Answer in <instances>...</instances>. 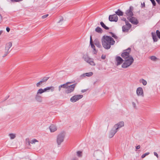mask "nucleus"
Here are the masks:
<instances>
[{
  "instance_id": "1",
  "label": "nucleus",
  "mask_w": 160,
  "mask_h": 160,
  "mask_svg": "<svg viewBox=\"0 0 160 160\" xmlns=\"http://www.w3.org/2000/svg\"><path fill=\"white\" fill-rule=\"evenodd\" d=\"M102 45L106 49H108L111 46L113 45L115 43L114 39L110 36H104L102 38Z\"/></svg>"
},
{
  "instance_id": "2",
  "label": "nucleus",
  "mask_w": 160,
  "mask_h": 160,
  "mask_svg": "<svg viewBox=\"0 0 160 160\" xmlns=\"http://www.w3.org/2000/svg\"><path fill=\"white\" fill-rule=\"evenodd\" d=\"M134 59L131 56L125 59L124 62L122 64V67L123 68H126L130 66L133 62Z\"/></svg>"
},
{
  "instance_id": "3",
  "label": "nucleus",
  "mask_w": 160,
  "mask_h": 160,
  "mask_svg": "<svg viewBox=\"0 0 160 160\" xmlns=\"http://www.w3.org/2000/svg\"><path fill=\"white\" fill-rule=\"evenodd\" d=\"M65 135V132H62L57 135L56 142L58 146L63 142Z\"/></svg>"
},
{
  "instance_id": "4",
  "label": "nucleus",
  "mask_w": 160,
  "mask_h": 160,
  "mask_svg": "<svg viewBox=\"0 0 160 160\" xmlns=\"http://www.w3.org/2000/svg\"><path fill=\"white\" fill-rule=\"evenodd\" d=\"M131 52V48H128L127 49L123 51V52L121 55L122 57L124 59L127 58L131 56L130 55V53Z\"/></svg>"
},
{
  "instance_id": "5",
  "label": "nucleus",
  "mask_w": 160,
  "mask_h": 160,
  "mask_svg": "<svg viewBox=\"0 0 160 160\" xmlns=\"http://www.w3.org/2000/svg\"><path fill=\"white\" fill-rule=\"evenodd\" d=\"M151 35L154 42H157L158 38L160 39V32L159 31H156V33L152 32Z\"/></svg>"
},
{
  "instance_id": "6",
  "label": "nucleus",
  "mask_w": 160,
  "mask_h": 160,
  "mask_svg": "<svg viewBox=\"0 0 160 160\" xmlns=\"http://www.w3.org/2000/svg\"><path fill=\"white\" fill-rule=\"evenodd\" d=\"M83 58L87 63L92 66L95 65V64L93 61V59L90 58L87 55H84L83 56Z\"/></svg>"
},
{
  "instance_id": "7",
  "label": "nucleus",
  "mask_w": 160,
  "mask_h": 160,
  "mask_svg": "<svg viewBox=\"0 0 160 160\" xmlns=\"http://www.w3.org/2000/svg\"><path fill=\"white\" fill-rule=\"evenodd\" d=\"M12 46V43L10 42L6 43L5 50V53L4 54V55L3 56V57L7 56L10 52L11 50V49H10V48Z\"/></svg>"
},
{
  "instance_id": "8",
  "label": "nucleus",
  "mask_w": 160,
  "mask_h": 160,
  "mask_svg": "<svg viewBox=\"0 0 160 160\" xmlns=\"http://www.w3.org/2000/svg\"><path fill=\"white\" fill-rule=\"evenodd\" d=\"M133 10V7L132 6H130L129 9L126 11L125 14L128 17V19H129L130 17L131 18L133 15V14L132 12Z\"/></svg>"
},
{
  "instance_id": "9",
  "label": "nucleus",
  "mask_w": 160,
  "mask_h": 160,
  "mask_svg": "<svg viewBox=\"0 0 160 160\" xmlns=\"http://www.w3.org/2000/svg\"><path fill=\"white\" fill-rule=\"evenodd\" d=\"M76 85V84H74L72 85L68 86L67 89L65 91V93L68 94L72 92L74 90Z\"/></svg>"
},
{
  "instance_id": "10",
  "label": "nucleus",
  "mask_w": 160,
  "mask_h": 160,
  "mask_svg": "<svg viewBox=\"0 0 160 160\" xmlns=\"http://www.w3.org/2000/svg\"><path fill=\"white\" fill-rule=\"evenodd\" d=\"M83 97V96L82 95H74L71 98L70 100L71 102H74L82 98Z\"/></svg>"
},
{
  "instance_id": "11",
  "label": "nucleus",
  "mask_w": 160,
  "mask_h": 160,
  "mask_svg": "<svg viewBox=\"0 0 160 160\" xmlns=\"http://www.w3.org/2000/svg\"><path fill=\"white\" fill-rule=\"evenodd\" d=\"M124 126V123L123 121L117 123L115 124L114 126L113 127L116 129V130L118 131L119 129L121 128Z\"/></svg>"
},
{
  "instance_id": "12",
  "label": "nucleus",
  "mask_w": 160,
  "mask_h": 160,
  "mask_svg": "<svg viewBox=\"0 0 160 160\" xmlns=\"http://www.w3.org/2000/svg\"><path fill=\"white\" fill-rule=\"evenodd\" d=\"M118 19V18L116 14L113 15H110L109 17V20L111 22H117Z\"/></svg>"
},
{
  "instance_id": "13",
  "label": "nucleus",
  "mask_w": 160,
  "mask_h": 160,
  "mask_svg": "<svg viewBox=\"0 0 160 160\" xmlns=\"http://www.w3.org/2000/svg\"><path fill=\"white\" fill-rule=\"evenodd\" d=\"M117 131H118L116 130V129L113 127L109 134V137L110 138H112Z\"/></svg>"
},
{
  "instance_id": "14",
  "label": "nucleus",
  "mask_w": 160,
  "mask_h": 160,
  "mask_svg": "<svg viewBox=\"0 0 160 160\" xmlns=\"http://www.w3.org/2000/svg\"><path fill=\"white\" fill-rule=\"evenodd\" d=\"M137 94L138 96H143V89L141 87L138 88L136 90Z\"/></svg>"
},
{
  "instance_id": "15",
  "label": "nucleus",
  "mask_w": 160,
  "mask_h": 160,
  "mask_svg": "<svg viewBox=\"0 0 160 160\" xmlns=\"http://www.w3.org/2000/svg\"><path fill=\"white\" fill-rule=\"evenodd\" d=\"M128 19L129 20L130 22L134 24L137 25L138 23V21L137 19L135 17H132Z\"/></svg>"
},
{
  "instance_id": "16",
  "label": "nucleus",
  "mask_w": 160,
  "mask_h": 160,
  "mask_svg": "<svg viewBox=\"0 0 160 160\" xmlns=\"http://www.w3.org/2000/svg\"><path fill=\"white\" fill-rule=\"evenodd\" d=\"M116 61L117 62V65L118 66L122 64L123 60L119 56H117L116 58Z\"/></svg>"
},
{
  "instance_id": "17",
  "label": "nucleus",
  "mask_w": 160,
  "mask_h": 160,
  "mask_svg": "<svg viewBox=\"0 0 160 160\" xmlns=\"http://www.w3.org/2000/svg\"><path fill=\"white\" fill-rule=\"evenodd\" d=\"M90 44L91 45V48L93 49V53L95 54L97 53V52L96 51L95 47L94 46V44L92 42V39L91 36H90Z\"/></svg>"
},
{
  "instance_id": "18",
  "label": "nucleus",
  "mask_w": 160,
  "mask_h": 160,
  "mask_svg": "<svg viewBox=\"0 0 160 160\" xmlns=\"http://www.w3.org/2000/svg\"><path fill=\"white\" fill-rule=\"evenodd\" d=\"M51 132H54L57 130V127L56 125L54 124L51 125L49 127Z\"/></svg>"
},
{
  "instance_id": "19",
  "label": "nucleus",
  "mask_w": 160,
  "mask_h": 160,
  "mask_svg": "<svg viewBox=\"0 0 160 160\" xmlns=\"http://www.w3.org/2000/svg\"><path fill=\"white\" fill-rule=\"evenodd\" d=\"M26 143H28L29 145H30V144H34L36 142H38V141L36 139H34L31 141L30 142L29 141V140L28 139H27L26 140Z\"/></svg>"
},
{
  "instance_id": "20",
  "label": "nucleus",
  "mask_w": 160,
  "mask_h": 160,
  "mask_svg": "<svg viewBox=\"0 0 160 160\" xmlns=\"http://www.w3.org/2000/svg\"><path fill=\"white\" fill-rule=\"evenodd\" d=\"M35 98L36 100L38 102H41L42 101V97L40 95L36 94V95L35 96Z\"/></svg>"
},
{
  "instance_id": "21",
  "label": "nucleus",
  "mask_w": 160,
  "mask_h": 160,
  "mask_svg": "<svg viewBox=\"0 0 160 160\" xmlns=\"http://www.w3.org/2000/svg\"><path fill=\"white\" fill-rule=\"evenodd\" d=\"M94 44L98 48H100L101 45L100 42L97 39H95L94 42Z\"/></svg>"
},
{
  "instance_id": "22",
  "label": "nucleus",
  "mask_w": 160,
  "mask_h": 160,
  "mask_svg": "<svg viewBox=\"0 0 160 160\" xmlns=\"http://www.w3.org/2000/svg\"><path fill=\"white\" fill-rule=\"evenodd\" d=\"M93 73L92 72H87L83 74L81 76V77H85L86 76L87 77H90L92 75Z\"/></svg>"
},
{
  "instance_id": "23",
  "label": "nucleus",
  "mask_w": 160,
  "mask_h": 160,
  "mask_svg": "<svg viewBox=\"0 0 160 160\" xmlns=\"http://www.w3.org/2000/svg\"><path fill=\"white\" fill-rule=\"evenodd\" d=\"M115 13L116 15L119 16H122L123 14V12L121 11L119 9H118L117 11L115 12Z\"/></svg>"
},
{
  "instance_id": "24",
  "label": "nucleus",
  "mask_w": 160,
  "mask_h": 160,
  "mask_svg": "<svg viewBox=\"0 0 160 160\" xmlns=\"http://www.w3.org/2000/svg\"><path fill=\"white\" fill-rule=\"evenodd\" d=\"M46 88L47 92H48L50 90L51 92H53L54 90V88L53 86H52L47 87Z\"/></svg>"
},
{
  "instance_id": "25",
  "label": "nucleus",
  "mask_w": 160,
  "mask_h": 160,
  "mask_svg": "<svg viewBox=\"0 0 160 160\" xmlns=\"http://www.w3.org/2000/svg\"><path fill=\"white\" fill-rule=\"evenodd\" d=\"M139 82L141 83H142L144 86H145L147 84V82L145 80L142 78H141L139 80Z\"/></svg>"
},
{
  "instance_id": "26",
  "label": "nucleus",
  "mask_w": 160,
  "mask_h": 160,
  "mask_svg": "<svg viewBox=\"0 0 160 160\" xmlns=\"http://www.w3.org/2000/svg\"><path fill=\"white\" fill-rule=\"evenodd\" d=\"M100 25L105 30H108L109 29V28L108 27L106 26L104 23L102 22H100Z\"/></svg>"
},
{
  "instance_id": "27",
  "label": "nucleus",
  "mask_w": 160,
  "mask_h": 160,
  "mask_svg": "<svg viewBox=\"0 0 160 160\" xmlns=\"http://www.w3.org/2000/svg\"><path fill=\"white\" fill-rule=\"evenodd\" d=\"M48 78H49L48 77H44L42 79H41V81L44 84L46 83V81L48 80Z\"/></svg>"
},
{
  "instance_id": "28",
  "label": "nucleus",
  "mask_w": 160,
  "mask_h": 160,
  "mask_svg": "<svg viewBox=\"0 0 160 160\" xmlns=\"http://www.w3.org/2000/svg\"><path fill=\"white\" fill-rule=\"evenodd\" d=\"M69 83H70V82H67L66 83L62 85H61L62 88H66V89L68 87V84Z\"/></svg>"
},
{
  "instance_id": "29",
  "label": "nucleus",
  "mask_w": 160,
  "mask_h": 160,
  "mask_svg": "<svg viewBox=\"0 0 160 160\" xmlns=\"http://www.w3.org/2000/svg\"><path fill=\"white\" fill-rule=\"evenodd\" d=\"M9 136H10V138L11 139H13L16 137L15 134L13 133H10L9 134Z\"/></svg>"
},
{
  "instance_id": "30",
  "label": "nucleus",
  "mask_w": 160,
  "mask_h": 160,
  "mask_svg": "<svg viewBox=\"0 0 160 160\" xmlns=\"http://www.w3.org/2000/svg\"><path fill=\"white\" fill-rule=\"evenodd\" d=\"M43 83L40 81L39 82H38L36 84V86L38 87H41L42 85H43Z\"/></svg>"
},
{
  "instance_id": "31",
  "label": "nucleus",
  "mask_w": 160,
  "mask_h": 160,
  "mask_svg": "<svg viewBox=\"0 0 160 160\" xmlns=\"http://www.w3.org/2000/svg\"><path fill=\"white\" fill-rule=\"evenodd\" d=\"M43 92H42V89L40 88L39 89L37 92V94L38 95H40V94H41Z\"/></svg>"
},
{
  "instance_id": "32",
  "label": "nucleus",
  "mask_w": 160,
  "mask_h": 160,
  "mask_svg": "<svg viewBox=\"0 0 160 160\" xmlns=\"http://www.w3.org/2000/svg\"><path fill=\"white\" fill-rule=\"evenodd\" d=\"M150 58L153 61H155L157 59V58L153 56H152L150 57Z\"/></svg>"
},
{
  "instance_id": "33",
  "label": "nucleus",
  "mask_w": 160,
  "mask_h": 160,
  "mask_svg": "<svg viewBox=\"0 0 160 160\" xmlns=\"http://www.w3.org/2000/svg\"><path fill=\"white\" fill-rule=\"evenodd\" d=\"M149 154V152H146V153L143 154H142V156L141 157L142 158H145L146 156L148 155Z\"/></svg>"
},
{
  "instance_id": "34",
  "label": "nucleus",
  "mask_w": 160,
  "mask_h": 160,
  "mask_svg": "<svg viewBox=\"0 0 160 160\" xmlns=\"http://www.w3.org/2000/svg\"><path fill=\"white\" fill-rule=\"evenodd\" d=\"M77 155L79 157H81L82 156V152L78 151L77 152Z\"/></svg>"
},
{
  "instance_id": "35",
  "label": "nucleus",
  "mask_w": 160,
  "mask_h": 160,
  "mask_svg": "<svg viewBox=\"0 0 160 160\" xmlns=\"http://www.w3.org/2000/svg\"><path fill=\"white\" fill-rule=\"evenodd\" d=\"M126 25L127 27L128 28V29H129L131 27V25L128 22H126Z\"/></svg>"
},
{
  "instance_id": "36",
  "label": "nucleus",
  "mask_w": 160,
  "mask_h": 160,
  "mask_svg": "<svg viewBox=\"0 0 160 160\" xmlns=\"http://www.w3.org/2000/svg\"><path fill=\"white\" fill-rule=\"evenodd\" d=\"M110 33L112 37H113L115 39L117 38V37L114 33H112V32H110Z\"/></svg>"
},
{
  "instance_id": "37",
  "label": "nucleus",
  "mask_w": 160,
  "mask_h": 160,
  "mask_svg": "<svg viewBox=\"0 0 160 160\" xmlns=\"http://www.w3.org/2000/svg\"><path fill=\"white\" fill-rule=\"evenodd\" d=\"M132 104L133 107L135 108H136V106L135 103L134 102H132Z\"/></svg>"
},
{
  "instance_id": "38",
  "label": "nucleus",
  "mask_w": 160,
  "mask_h": 160,
  "mask_svg": "<svg viewBox=\"0 0 160 160\" xmlns=\"http://www.w3.org/2000/svg\"><path fill=\"white\" fill-rule=\"evenodd\" d=\"M22 0H11L12 2H19L20 1H21Z\"/></svg>"
},
{
  "instance_id": "39",
  "label": "nucleus",
  "mask_w": 160,
  "mask_h": 160,
  "mask_svg": "<svg viewBox=\"0 0 160 160\" xmlns=\"http://www.w3.org/2000/svg\"><path fill=\"white\" fill-rule=\"evenodd\" d=\"M48 16V14H46L45 15H43L42 16V18L43 19H44L46 18H47Z\"/></svg>"
},
{
  "instance_id": "40",
  "label": "nucleus",
  "mask_w": 160,
  "mask_h": 160,
  "mask_svg": "<svg viewBox=\"0 0 160 160\" xmlns=\"http://www.w3.org/2000/svg\"><path fill=\"white\" fill-rule=\"evenodd\" d=\"M95 30H102L101 28L100 27L97 26L96 28L95 29Z\"/></svg>"
},
{
  "instance_id": "41",
  "label": "nucleus",
  "mask_w": 160,
  "mask_h": 160,
  "mask_svg": "<svg viewBox=\"0 0 160 160\" xmlns=\"http://www.w3.org/2000/svg\"><path fill=\"white\" fill-rule=\"evenodd\" d=\"M145 7V3L143 2L141 3V7L142 8H144Z\"/></svg>"
},
{
  "instance_id": "42",
  "label": "nucleus",
  "mask_w": 160,
  "mask_h": 160,
  "mask_svg": "<svg viewBox=\"0 0 160 160\" xmlns=\"http://www.w3.org/2000/svg\"><path fill=\"white\" fill-rule=\"evenodd\" d=\"M63 21V18H62L61 19H60V20H59V21L58 22V23H60L61 22H62Z\"/></svg>"
},
{
  "instance_id": "43",
  "label": "nucleus",
  "mask_w": 160,
  "mask_h": 160,
  "mask_svg": "<svg viewBox=\"0 0 160 160\" xmlns=\"http://www.w3.org/2000/svg\"><path fill=\"white\" fill-rule=\"evenodd\" d=\"M154 155L155 156H156L157 158H158V154L157 153V152H154Z\"/></svg>"
},
{
  "instance_id": "44",
  "label": "nucleus",
  "mask_w": 160,
  "mask_h": 160,
  "mask_svg": "<svg viewBox=\"0 0 160 160\" xmlns=\"http://www.w3.org/2000/svg\"><path fill=\"white\" fill-rule=\"evenodd\" d=\"M140 148V145H138L136 147V149H139V148Z\"/></svg>"
},
{
  "instance_id": "45",
  "label": "nucleus",
  "mask_w": 160,
  "mask_h": 160,
  "mask_svg": "<svg viewBox=\"0 0 160 160\" xmlns=\"http://www.w3.org/2000/svg\"><path fill=\"white\" fill-rule=\"evenodd\" d=\"M62 85H61L60 86H59V87H58V90L59 91H60L61 90V88H62Z\"/></svg>"
},
{
  "instance_id": "46",
  "label": "nucleus",
  "mask_w": 160,
  "mask_h": 160,
  "mask_svg": "<svg viewBox=\"0 0 160 160\" xmlns=\"http://www.w3.org/2000/svg\"><path fill=\"white\" fill-rule=\"evenodd\" d=\"M47 92V91L46 88H44V89H42V92L43 93Z\"/></svg>"
},
{
  "instance_id": "47",
  "label": "nucleus",
  "mask_w": 160,
  "mask_h": 160,
  "mask_svg": "<svg viewBox=\"0 0 160 160\" xmlns=\"http://www.w3.org/2000/svg\"><path fill=\"white\" fill-rule=\"evenodd\" d=\"M47 92V91L46 88H44V89H42V92L43 93Z\"/></svg>"
},
{
  "instance_id": "48",
  "label": "nucleus",
  "mask_w": 160,
  "mask_h": 160,
  "mask_svg": "<svg viewBox=\"0 0 160 160\" xmlns=\"http://www.w3.org/2000/svg\"><path fill=\"white\" fill-rule=\"evenodd\" d=\"M158 3L160 5V0H156Z\"/></svg>"
},
{
  "instance_id": "49",
  "label": "nucleus",
  "mask_w": 160,
  "mask_h": 160,
  "mask_svg": "<svg viewBox=\"0 0 160 160\" xmlns=\"http://www.w3.org/2000/svg\"><path fill=\"white\" fill-rule=\"evenodd\" d=\"M105 56H102V57H101V58L102 59H105Z\"/></svg>"
},
{
  "instance_id": "50",
  "label": "nucleus",
  "mask_w": 160,
  "mask_h": 160,
  "mask_svg": "<svg viewBox=\"0 0 160 160\" xmlns=\"http://www.w3.org/2000/svg\"><path fill=\"white\" fill-rule=\"evenodd\" d=\"M6 29V30H10V28L8 27H7Z\"/></svg>"
},
{
  "instance_id": "51",
  "label": "nucleus",
  "mask_w": 160,
  "mask_h": 160,
  "mask_svg": "<svg viewBox=\"0 0 160 160\" xmlns=\"http://www.w3.org/2000/svg\"><path fill=\"white\" fill-rule=\"evenodd\" d=\"M96 31L98 33H101L102 32V31Z\"/></svg>"
},
{
  "instance_id": "52",
  "label": "nucleus",
  "mask_w": 160,
  "mask_h": 160,
  "mask_svg": "<svg viewBox=\"0 0 160 160\" xmlns=\"http://www.w3.org/2000/svg\"><path fill=\"white\" fill-rule=\"evenodd\" d=\"M128 31H124V30H123V31H122L124 32H128Z\"/></svg>"
},
{
  "instance_id": "53",
  "label": "nucleus",
  "mask_w": 160,
  "mask_h": 160,
  "mask_svg": "<svg viewBox=\"0 0 160 160\" xmlns=\"http://www.w3.org/2000/svg\"><path fill=\"white\" fill-rule=\"evenodd\" d=\"M2 33V31H0V35Z\"/></svg>"
},
{
  "instance_id": "54",
  "label": "nucleus",
  "mask_w": 160,
  "mask_h": 160,
  "mask_svg": "<svg viewBox=\"0 0 160 160\" xmlns=\"http://www.w3.org/2000/svg\"><path fill=\"white\" fill-rule=\"evenodd\" d=\"M99 25V23L98 22V23H97V24H96V25Z\"/></svg>"
},
{
  "instance_id": "55",
  "label": "nucleus",
  "mask_w": 160,
  "mask_h": 160,
  "mask_svg": "<svg viewBox=\"0 0 160 160\" xmlns=\"http://www.w3.org/2000/svg\"><path fill=\"white\" fill-rule=\"evenodd\" d=\"M123 20L124 21H125L126 20V19L125 18H124V19H123Z\"/></svg>"
},
{
  "instance_id": "56",
  "label": "nucleus",
  "mask_w": 160,
  "mask_h": 160,
  "mask_svg": "<svg viewBox=\"0 0 160 160\" xmlns=\"http://www.w3.org/2000/svg\"><path fill=\"white\" fill-rule=\"evenodd\" d=\"M7 31V32H9V31Z\"/></svg>"
},
{
  "instance_id": "57",
  "label": "nucleus",
  "mask_w": 160,
  "mask_h": 160,
  "mask_svg": "<svg viewBox=\"0 0 160 160\" xmlns=\"http://www.w3.org/2000/svg\"><path fill=\"white\" fill-rule=\"evenodd\" d=\"M122 30H124L123 29V27H122Z\"/></svg>"
}]
</instances>
